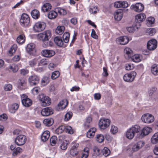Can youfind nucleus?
Returning <instances> with one entry per match:
<instances>
[{
  "label": "nucleus",
  "mask_w": 158,
  "mask_h": 158,
  "mask_svg": "<svg viewBox=\"0 0 158 158\" xmlns=\"http://www.w3.org/2000/svg\"><path fill=\"white\" fill-rule=\"evenodd\" d=\"M89 11L91 14H95L97 13L98 11V10L97 6H93L90 7Z\"/></svg>",
  "instance_id": "46"
},
{
  "label": "nucleus",
  "mask_w": 158,
  "mask_h": 158,
  "mask_svg": "<svg viewBox=\"0 0 158 158\" xmlns=\"http://www.w3.org/2000/svg\"><path fill=\"white\" fill-rule=\"evenodd\" d=\"M146 18V15L143 13H141L135 15V21L138 23V26H140L139 23L144 20Z\"/></svg>",
  "instance_id": "17"
},
{
  "label": "nucleus",
  "mask_w": 158,
  "mask_h": 158,
  "mask_svg": "<svg viewBox=\"0 0 158 158\" xmlns=\"http://www.w3.org/2000/svg\"><path fill=\"white\" fill-rule=\"evenodd\" d=\"M50 136V132L48 131H44L42 134L41 139L43 141L45 142L47 141Z\"/></svg>",
  "instance_id": "27"
},
{
  "label": "nucleus",
  "mask_w": 158,
  "mask_h": 158,
  "mask_svg": "<svg viewBox=\"0 0 158 158\" xmlns=\"http://www.w3.org/2000/svg\"><path fill=\"white\" fill-rule=\"evenodd\" d=\"M114 6L116 8H126L128 6V5L126 1H118L114 3Z\"/></svg>",
  "instance_id": "16"
},
{
  "label": "nucleus",
  "mask_w": 158,
  "mask_h": 158,
  "mask_svg": "<svg viewBox=\"0 0 158 158\" xmlns=\"http://www.w3.org/2000/svg\"><path fill=\"white\" fill-rule=\"evenodd\" d=\"M65 129H64V131L66 133L70 134H73L74 133V130L72 129V128L70 126H65Z\"/></svg>",
  "instance_id": "50"
},
{
  "label": "nucleus",
  "mask_w": 158,
  "mask_h": 158,
  "mask_svg": "<svg viewBox=\"0 0 158 158\" xmlns=\"http://www.w3.org/2000/svg\"><path fill=\"white\" fill-rule=\"evenodd\" d=\"M27 141L26 136L24 135H20L17 136L15 139V143L18 146H20L24 145Z\"/></svg>",
  "instance_id": "7"
},
{
  "label": "nucleus",
  "mask_w": 158,
  "mask_h": 158,
  "mask_svg": "<svg viewBox=\"0 0 158 158\" xmlns=\"http://www.w3.org/2000/svg\"><path fill=\"white\" fill-rule=\"evenodd\" d=\"M26 80L24 78H21L19 79L18 81V83L19 86H24L26 84Z\"/></svg>",
  "instance_id": "45"
},
{
  "label": "nucleus",
  "mask_w": 158,
  "mask_h": 158,
  "mask_svg": "<svg viewBox=\"0 0 158 158\" xmlns=\"http://www.w3.org/2000/svg\"><path fill=\"white\" fill-rule=\"evenodd\" d=\"M54 41L58 46L62 47L64 44V42L61 37H56L54 39Z\"/></svg>",
  "instance_id": "28"
},
{
  "label": "nucleus",
  "mask_w": 158,
  "mask_h": 158,
  "mask_svg": "<svg viewBox=\"0 0 158 158\" xmlns=\"http://www.w3.org/2000/svg\"><path fill=\"white\" fill-rule=\"evenodd\" d=\"M131 7L137 12H140L144 9L143 5L141 3H137L135 5H132Z\"/></svg>",
  "instance_id": "18"
},
{
  "label": "nucleus",
  "mask_w": 158,
  "mask_h": 158,
  "mask_svg": "<svg viewBox=\"0 0 158 158\" xmlns=\"http://www.w3.org/2000/svg\"><path fill=\"white\" fill-rule=\"evenodd\" d=\"M46 27V23L43 21H39L34 24L33 29L35 32H40L43 31Z\"/></svg>",
  "instance_id": "3"
},
{
  "label": "nucleus",
  "mask_w": 158,
  "mask_h": 158,
  "mask_svg": "<svg viewBox=\"0 0 158 158\" xmlns=\"http://www.w3.org/2000/svg\"><path fill=\"white\" fill-rule=\"evenodd\" d=\"M57 16L56 12L54 10L50 11L48 14V17L50 19H53L56 18Z\"/></svg>",
  "instance_id": "39"
},
{
  "label": "nucleus",
  "mask_w": 158,
  "mask_h": 158,
  "mask_svg": "<svg viewBox=\"0 0 158 158\" xmlns=\"http://www.w3.org/2000/svg\"><path fill=\"white\" fill-rule=\"evenodd\" d=\"M17 48V47L16 44H14L9 51V52L11 54L15 52Z\"/></svg>",
  "instance_id": "64"
},
{
  "label": "nucleus",
  "mask_w": 158,
  "mask_h": 158,
  "mask_svg": "<svg viewBox=\"0 0 158 158\" xmlns=\"http://www.w3.org/2000/svg\"><path fill=\"white\" fill-rule=\"evenodd\" d=\"M38 99L40 102L41 105L43 106H48L51 104V100L48 97L41 94L39 95Z\"/></svg>",
  "instance_id": "2"
},
{
  "label": "nucleus",
  "mask_w": 158,
  "mask_h": 158,
  "mask_svg": "<svg viewBox=\"0 0 158 158\" xmlns=\"http://www.w3.org/2000/svg\"><path fill=\"white\" fill-rule=\"evenodd\" d=\"M22 151V150L21 148L19 147H17L13 151L12 153V155L13 156H16L18 154L21 152Z\"/></svg>",
  "instance_id": "55"
},
{
  "label": "nucleus",
  "mask_w": 158,
  "mask_h": 158,
  "mask_svg": "<svg viewBox=\"0 0 158 158\" xmlns=\"http://www.w3.org/2000/svg\"><path fill=\"white\" fill-rule=\"evenodd\" d=\"M156 30L154 28H150L147 29L146 33L150 36H152L155 33Z\"/></svg>",
  "instance_id": "57"
},
{
  "label": "nucleus",
  "mask_w": 158,
  "mask_h": 158,
  "mask_svg": "<svg viewBox=\"0 0 158 158\" xmlns=\"http://www.w3.org/2000/svg\"><path fill=\"white\" fill-rule=\"evenodd\" d=\"M53 113V110L51 108L47 107L43 109L41 111V114L43 116H48Z\"/></svg>",
  "instance_id": "15"
},
{
  "label": "nucleus",
  "mask_w": 158,
  "mask_h": 158,
  "mask_svg": "<svg viewBox=\"0 0 158 158\" xmlns=\"http://www.w3.org/2000/svg\"><path fill=\"white\" fill-rule=\"evenodd\" d=\"M118 131V129L117 127L114 125H112L110 129V132L113 135L115 134Z\"/></svg>",
  "instance_id": "58"
},
{
  "label": "nucleus",
  "mask_w": 158,
  "mask_h": 158,
  "mask_svg": "<svg viewBox=\"0 0 158 158\" xmlns=\"http://www.w3.org/2000/svg\"><path fill=\"white\" fill-rule=\"evenodd\" d=\"M69 143V141L66 140H64L61 143L60 145V148L63 150H65L67 148V146Z\"/></svg>",
  "instance_id": "35"
},
{
  "label": "nucleus",
  "mask_w": 158,
  "mask_h": 158,
  "mask_svg": "<svg viewBox=\"0 0 158 158\" xmlns=\"http://www.w3.org/2000/svg\"><path fill=\"white\" fill-rule=\"evenodd\" d=\"M25 41V36L23 35H20L17 38V42L19 44L23 43Z\"/></svg>",
  "instance_id": "44"
},
{
  "label": "nucleus",
  "mask_w": 158,
  "mask_h": 158,
  "mask_svg": "<svg viewBox=\"0 0 158 158\" xmlns=\"http://www.w3.org/2000/svg\"><path fill=\"white\" fill-rule=\"evenodd\" d=\"M60 75L59 72L58 71L53 72L51 75V78L52 80H55L59 77Z\"/></svg>",
  "instance_id": "52"
},
{
  "label": "nucleus",
  "mask_w": 158,
  "mask_h": 158,
  "mask_svg": "<svg viewBox=\"0 0 158 158\" xmlns=\"http://www.w3.org/2000/svg\"><path fill=\"white\" fill-rule=\"evenodd\" d=\"M68 104V101L66 99H64L58 103L57 109L58 110H63L65 108Z\"/></svg>",
  "instance_id": "21"
},
{
  "label": "nucleus",
  "mask_w": 158,
  "mask_h": 158,
  "mask_svg": "<svg viewBox=\"0 0 158 158\" xmlns=\"http://www.w3.org/2000/svg\"><path fill=\"white\" fill-rule=\"evenodd\" d=\"M51 36V33L49 30L46 31L39 34L38 36L39 39L43 41L48 40Z\"/></svg>",
  "instance_id": "5"
},
{
  "label": "nucleus",
  "mask_w": 158,
  "mask_h": 158,
  "mask_svg": "<svg viewBox=\"0 0 158 158\" xmlns=\"http://www.w3.org/2000/svg\"><path fill=\"white\" fill-rule=\"evenodd\" d=\"M114 18L115 20L117 21L121 20L123 16V12L121 9L117 10L114 13Z\"/></svg>",
  "instance_id": "22"
},
{
  "label": "nucleus",
  "mask_w": 158,
  "mask_h": 158,
  "mask_svg": "<svg viewBox=\"0 0 158 158\" xmlns=\"http://www.w3.org/2000/svg\"><path fill=\"white\" fill-rule=\"evenodd\" d=\"M64 27L63 26H58L56 29V32L59 35H61L64 32Z\"/></svg>",
  "instance_id": "37"
},
{
  "label": "nucleus",
  "mask_w": 158,
  "mask_h": 158,
  "mask_svg": "<svg viewBox=\"0 0 158 158\" xmlns=\"http://www.w3.org/2000/svg\"><path fill=\"white\" fill-rule=\"evenodd\" d=\"M37 62V59L35 58L29 61V64L31 67H33L36 64Z\"/></svg>",
  "instance_id": "60"
},
{
  "label": "nucleus",
  "mask_w": 158,
  "mask_h": 158,
  "mask_svg": "<svg viewBox=\"0 0 158 158\" xmlns=\"http://www.w3.org/2000/svg\"><path fill=\"white\" fill-rule=\"evenodd\" d=\"M78 146V144L75 143L72 147L70 151V154L72 156H74L77 154L78 151L77 150V148Z\"/></svg>",
  "instance_id": "26"
},
{
  "label": "nucleus",
  "mask_w": 158,
  "mask_h": 158,
  "mask_svg": "<svg viewBox=\"0 0 158 158\" xmlns=\"http://www.w3.org/2000/svg\"><path fill=\"white\" fill-rule=\"evenodd\" d=\"M141 119L143 122L149 123H152L154 121V118L152 114L147 113L143 115Z\"/></svg>",
  "instance_id": "9"
},
{
  "label": "nucleus",
  "mask_w": 158,
  "mask_h": 158,
  "mask_svg": "<svg viewBox=\"0 0 158 158\" xmlns=\"http://www.w3.org/2000/svg\"><path fill=\"white\" fill-rule=\"evenodd\" d=\"M96 131V129L95 128H91L87 132L86 135L87 137L89 138H93L95 135Z\"/></svg>",
  "instance_id": "24"
},
{
  "label": "nucleus",
  "mask_w": 158,
  "mask_h": 158,
  "mask_svg": "<svg viewBox=\"0 0 158 158\" xmlns=\"http://www.w3.org/2000/svg\"><path fill=\"white\" fill-rule=\"evenodd\" d=\"M35 45L33 43H30L28 44L27 47V51L30 54H32L33 52H35Z\"/></svg>",
  "instance_id": "23"
},
{
  "label": "nucleus",
  "mask_w": 158,
  "mask_h": 158,
  "mask_svg": "<svg viewBox=\"0 0 158 158\" xmlns=\"http://www.w3.org/2000/svg\"><path fill=\"white\" fill-rule=\"evenodd\" d=\"M53 120L52 118H48L44 119L43 121L44 124L47 126H50L53 123Z\"/></svg>",
  "instance_id": "34"
},
{
  "label": "nucleus",
  "mask_w": 158,
  "mask_h": 158,
  "mask_svg": "<svg viewBox=\"0 0 158 158\" xmlns=\"http://www.w3.org/2000/svg\"><path fill=\"white\" fill-rule=\"evenodd\" d=\"M73 116V113L71 112H68L64 116V120L65 121H68L70 120Z\"/></svg>",
  "instance_id": "56"
},
{
  "label": "nucleus",
  "mask_w": 158,
  "mask_h": 158,
  "mask_svg": "<svg viewBox=\"0 0 158 158\" xmlns=\"http://www.w3.org/2000/svg\"><path fill=\"white\" fill-rule=\"evenodd\" d=\"M30 21V18L27 14L24 13L22 15L20 20L21 25L27 27L29 25Z\"/></svg>",
  "instance_id": "8"
},
{
  "label": "nucleus",
  "mask_w": 158,
  "mask_h": 158,
  "mask_svg": "<svg viewBox=\"0 0 158 158\" xmlns=\"http://www.w3.org/2000/svg\"><path fill=\"white\" fill-rule=\"evenodd\" d=\"M104 136L102 134H98L96 135V140L99 143L102 142L104 140Z\"/></svg>",
  "instance_id": "42"
},
{
  "label": "nucleus",
  "mask_w": 158,
  "mask_h": 158,
  "mask_svg": "<svg viewBox=\"0 0 158 158\" xmlns=\"http://www.w3.org/2000/svg\"><path fill=\"white\" fill-rule=\"evenodd\" d=\"M8 69L13 73H16L18 70V66L15 64H12L8 67Z\"/></svg>",
  "instance_id": "32"
},
{
  "label": "nucleus",
  "mask_w": 158,
  "mask_h": 158,
  "mask_svg": "<svg viewBox=\"0 0 158 158\" xmlns=\"http://www.w3.org/2000/svg\"><path fill=\"white\" fill-rule=\"evenodd\" d=\"M157 46V41L154 39L149 40L147 43V48L150 50H155Z\"/></svg>",
  "instance_id": "14"
},
{
  "label": "nucleus",
  "mask_w": 158,
  "mask_h": 158,
  "mask_svg": "<svg viewBox=\"0 0 158 158\" xmlns=\"http://www.w3.org/2000/svg\"><path fill=\"white\" fill-rule=\"evenodd\" d=\"M56 11L60 15H66L67 13L66 10L60 8H57L56 9Z\"/></svg>",
  "instance_id": "54"
},
{
  "label": "nucleus",
  "mask_w": 158,
  "mask_h": 158,
  "mask_svg": "<svg viewBox=\"0 0 158 158\" xmlns=\"http://www.w3.org/2000/svg\"><path fill=\"white\" fill-rule=\"evenodd\" d=\"M40 78L36 75H34L30 76L28 78V83L31 86L36 85L39 83Z\"/></svg>",
  "instance_id": "11"
},
{
  "label": "nucleus",
  "mask_w": 158,
  "mask_h": 158,
  "mask_svg": "<svg viewBox=\"0 0 158 158\" xmlns=\"http://www.w3.org/2000/svg\"><path fill=\"white\" fill-rule=\"evenodd\" d=\"M102 150H100L98 148L94 147L93 148V151L94 153L93 155L92 158H96L97 156H102V153L101 151Z\"/></svg>",
  "instance_id": "25"
},
{
  "label": "nucleus",
  "mask_w": 158,
  "mask_h": 158,
  "mask_svg": "<svg viewBox=\"0 0 158 158\" xmlns=\"http://www.w3.org/2000/svg\"><path fill=\"white\" fill-rule=\"evenodd\" d=\"M41 53L43 56L46 57H51L55 54V52L54 51L48 50H43Z\"/></svg>",
  "instance_id": "20"
},
{
  "label": "nucleus",
  "mask_w": 158,
  "mask_h": 158,
  "mask_svg": "<svg viewBox=\"0 0 158 158\" xmlns=\"http://www.w3.org/2000/svg\"><path fill=\"white\" fill-rule=\"evenodd\" d=\"M69 34L68 32H65L63 35V39L65 43H67L69 40Z\"/></svg>",
  "instance_id": "51"
},
{
  "label": "nucleus",
  "mask_w": 158,
  "mask_h": 158,
  "mask_svg": "<svg viewBox=\"0 0 158 158\" xmlns=\"http://www.w3.org/2000/svg\"><path fill=\"white\" fill-rule=\"evenodd\" d=\"M40 89L39 87H35L33 88L31 91L32 93L34 95H36L39 93V91H40Z\"/></svg>",
  "instance_id": "63"
},
{
  "label": "nucleus",
  "mask_w": 158,
  "mask_h": 158,
  "mask_svg": "<svg viewBox=\"0 0 158 158\" xmlns=\"http://www.w3.org/2000/svg\"><path fill=\"white\" fill-rule=\"evenodd\" d=\"M57 138L55 136H53L50 139V143L52 146H54L56 144Z\"/></svg>",
  "instance_id": "53"
},
{
  "label": "nucleus",
  "mask_w": 158,
  "mask_h": 158,
  "mask_svg": "<svg viewBox=\"0 0 158 158\" xmlns=\"http://www.w3.org/2000/svg\"><path fill=\"white\" fill-rule=\"evenodd\" d=\"M101 152L102 154V156L103 155L105 157H106L109 156L110 153V150L106 147H105L102 151Z\"/></svg>",
  "instance_id": "36"
},
{
  "label": "nucleus",
  "mask_w": 158,
  "mask_h": 158,
  "mask_svg": "<svg viewBox=\"0 0 158 158\" xmlns=\"http://www.w3.org/2000/svg\"><path fill=\"white\" fill-rule=\"evenodd\" d=\"M131 57L132 60L136 63L140 62L142 59L141 55L138 54H135Z\"/></svg>",
  "instance_id": "29"
},
{
  "label": "nucleus",
  "mask_w": 158,
  "mask_h": 158,
  "mask_svg": "<svg viewBox=\"0 0 158 158\" xmlns=\"http://www.w3.org/2000/svg\"><path fill=\"white\" fill-rule=\"evenodd\" d=\"M21 98L22 104L25 107H28L31 105L32 100L28 98L26 95L24 94H22L21 96Z\"/></svg>",
  "instance_id": "6"
},
{
  "label": "nucleus",
  "mask_w": 158,
  "mask_h": 158,
  "mask_svg": "<svg viewBox=\"0 0 158 158\" xmlns=\"http://www.w3.org/2000/svg\"><path fill=\"white\" fill-rule=\"evenodd\" d=\"M151 72L155 75H158V65L153 64L151 67Z\"/></svg>",
  "instance_id": "38"
},
{
  "label": "nucleus",
  "mask_w": 158,
  "mask_h": 158,
  "mask_svg": "<svg viewBox=\"0 0 158 158\" xmlns=\"http://www.w3.org/2000/svg\"><path fill=\"white\" fill-rule=\"evenodd\" d=\"M136 75V73L134 72H132L129 73H126L123 76L124 80L126 81L131 82L132 81Z\"/></svg>",
  "instance_id": "10"
},
{
  "label": "nucleus",
  "mask_w": 158,
  "mask_h": 158,
  "mask_svg": "<svg viewBox=\"0 0 158 158\" xmlns=\"http://www.w3.org/2000/svg\"><path fill=\"white\" fill-rule=\"evenodd\" d=\"M134 66L133 64H125V69L127 70H130L134 69Z\"/></svg>",
  "instance_id": "61"
},
{
  "label": "nucleus",
  "mask_w": 158,
  "mask_h": 158,
  "mask_svg": "<svg viewBox=\"0 0 158 158\" xmlns=\"http://www.w3.org/2000/svg\"><path fill=\"white\" fill-rule=\"evenodd\" d=\"M89 154V149L86 148H85L82 152L81 158H87Z\"/></svg>",
  "instance_id": "48"
},
{
  "label": "nucleus",
  "mask_w": 158,
  "mask_h": 158,
  "mask_svg": "<svg viewBox=\"0 0 158 158\" xmlns=\"http://www.w3.org/2000/svg\"><path fill=\"white\" fill-rule=\"evenodd\" d=\"M145 143L143 140H140L135 143L132 147L133 152H137L141 149L144 145Z\"/></svg>",
  "instance_id": "12"
},
{
  "label": "nucleus",
  "mask_w": 158,
  "mask_h": 158,
  "mask_svg": "<svg viewBox=\"0 0 158 158\" xmlns=\"http://www.w3.org/2000/svg\"><path fill=\"white\" fill-rule=\"evenodd\" d=\"M152 131V129L151 127H146L143 129L141 134H143V136L148 135Z\"/></svg>",
  "instance_id": "31"
},
{
  "label": "nucleus",
  "mask_w": 158,
  "mask_h": 158,
  "mask_svg": "<svg viewBox=\"0 0 158 158\" xmlns=\"http://www.w3.org/2000/svg\"><path fill=\"white\" fill-rule=\"evenodd\" d=\"M151 142L154 144L158 143V132L156 133L153 135L151 139Z\"/></svg>",
  "instance_id": "41"
},
{
  "label": "nucleus",
  "mask_w": 158,
  "mask_h": 158,
  "mask_svg": "<svg viewBox=\"0 0 158 158\" xmlns=\"http://www.w3.org/2000/svg\"><path fill=\"white\" fill-rule=\"evenodd\" d=\"M124 52L129 58H131V55L132 54V51L129 48H125L124 50Z\"/></svg>",
  "instance_id": "49"
},
{
  "label": "nucleus",
  "mask_w": 158,
  "mask_h": 158,
  "mask_svg": "<svg viewBox=\"0 0 158 158\" xmlns=\"http://www.w3.org/2000/svg\"><path fill=\"white\" fill-rule=\"evenodd\" d=\"M140 131V127L138 125H132L127 130L126 133V136L129 139H132L135 134L139 132Z\"/></svg>",
  "instance_id": "1"
},
{
  "label": "nucleus",
  "mask_w": 158,
  "mask_h": 158,
  "mask_svg": "<svg viewBox=\"0 0 158 158\" xmlns=\"http://www.w3.org/2000/svg\"><path fill=\"white\" fill-rule=\"evenodd\" d=\"M139 26H137V24H134L131 27H127V29L130 33H133L135 30L137 29Z\"/></svg>",
  "instance_id": "40"
},
{
  "label": "nucleus",
  "mask_w": 158,
  "mask_h": 158,
  "mask_svg": "<svg viewBox=\"0 0 158 158\" xmlns=\"http://www.w3.org/2000/svg\"><path fill=\"white\" fill-rule=\"evenodd\" d=\"M51 5L49 3L44 4L42 7L41 10L44 12L48 11L51 9Z\"/></svg>",
  "instance_id": "30"
},
{
  "label": "nucleus",
  "mask_w": 158,
  "mask_h": 158,
  "mask_svg": "<svg viewBox=\"0 0 158 158\" xmlns=\"http://www.w3.org/2000/svg\"><path fill=\"white\" fill-rule=\"evenodd\" d=\"M110 121L108 119H101L98 123L99 127L101 129H105L110 126Z\"/></svg>",
  "instance_id": "4"
},
{
  "label": "nucleus",
  "mask_w": 158,
  "mask_h": 158,
  "mask_svg": "<svg viewBox=\"0 0 158 158\" xmlns=\"http://www.w3.org/2000/svg\"><path fill=\"white\" fill-rule=\"evenodd\" d=\"M145 143L143 140H140L135 143L132 147L133 152H137L141 149L144 145Z\"/></svg>",
  "instance_id": "13"
},
{
  "label": "nucleus",
  "mask_w": 158,
  "mask_h": 158,
  "mask_svg": "<svg viewBox=\"0 0 158 158\" xmlns=\"http://www.w3.org/2000/svg\"><path fill=\"white\" fill-rule=\"evenodd\" d=\"M49 81V79L48 77H43L41 81V85L44 86L47 85Z\"/></svg>",
  "instance_id": "47"
},
{
  "label": "nucleus",
  "mask_w": 158,
  "mask_h": 158,
  "mask_svg": "<svg viewBox=\"0 0 158 158\" xmlns=\"http://www.w3.org/2000/svg\"><path fill=\"white\" fill-rule=\"evenodd\" d=\"M117 42L119 44L125 45L129 41L128 37L127 36H121L116 39Z\"/></svg>",
  "instance_id": "19"
},
{
  "label": "nucleus",
  "mask_w": 158,
  "mask_h": 158,
  "mask_svg": "<svg viewBox=\"0 0 158 158\" xmlns=\"http://www.w3.org/2000/svg\"><path fill=\"white\" fill-rule=\"evenodd\" d=\"M64 129H65V126H61L56 129L55 133L58 135L61 134L64 131Z\"/></svg>",
  "instance_id": "43"
},
{
  "label": "nucleus",
  "mask_w": 158,
  "mask_h": 158,
  "mask_svg": "<svg viewBox=\"0 0 158 158\" xmlns=\"http://www.w3.org/2000/svg\"><path fill=\"white\" fill-rule=\"evenodd\" d=\"M31 15L33 19H37L40 17V13L38 10L35 9L31 11Z\"/></svg>",
  "instance_id": "33"
},
{
  "label": "nucleus",
  "mask_w": 158,
  "mask_h": 158,
  "mask_svg": "<svg viewBox=\"0 0 158 158\" xmlns=\"http://www.w3.org/2000/svg\"><path fill=\"white\" fill-rule=\"evenodd\" d=\"M148 25H151L153 24L155 22V19L152 17H149L148 18Z\"/></svg>",
  "instance_id": "62"
},
{
  "label": "nucleus",
  "mask_w": 158,
  "mask_h": 158,
  "mask_svg": "<svg viewBox=\"0 0 158 158\" xmlns=\"http://www.w3.org/2000/svg\"><path fill=\"white\" fill-rule=\"evenodd\" d=\"M19 105L18 104L15 103L12 105L10 109L12 110L11 112L15 113L19 108Z\"/></svg>",
  "instance_id": "59"
}]
</instances>
